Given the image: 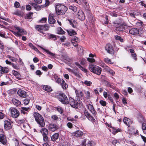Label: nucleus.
Wrapping results in <instances>:
<instances>
[{"label":"nucleus","instance_id":"obj_28","mask_svg":"<svg viewBox=\"0 0 146 146\" xmlns=\"http://www.w3.org/2000/svg\"><path fill=\"white\" fill-rule=\"evenodd\" d=\"M12 74L15 76L16 78L18 80H20L21 78L19 77L20 76V75L17 72L13 70L12 71Z\"/></svg>","mask_w":146,"mask_h":146},{"label":"nucleus","instance_id":"obj_33","mask_svg":"<svg viewBox=\"0 0 146 146\" xmlns=\"http://www.w3.org/2000/svg\"><path fill=\"white\" fill-rule=\"evenodd\" d=\"M104 61L107 64H112L114 63V62H112L111 59L107 57L105 58Z\"/></svg>","mask_w":146,"mask_h":146},{"label":"nucleus","instance_id":"obj_19","mask_svg":"<svg viewBox=\"0 0 146 146\" xmlns=\"http://www.w3.org/2000/svg\"><path fill=\"white\" fill-rule=\"evenodd\" d=\"M70 104L72 107L74 108H77V103L75 100L72 98L70 100Z\"/></svg>","mask_w":146,"mask_h":146},{"label":"nucleus","instance_id":"obj_43","mask_svg":"<svg viewBox=\"0 0 146 146\" xmlns=\"http://www.w3.org/2000/svg\"><path fill=\"white\" fill-rule=\"evenodd\" d=\"M83 83L86 86H90L91 84H92V82L91 81L87 80H85L84 82H83Z\"/></svg>","mask_w":146,"mask_h":146},{"label":"nucleus","instance_id":"obj_51","mask_svg":"<svg viewBox=\"0 0 146 146\" xmlns=\"http://www.w3.org/2000/svg\"><path fill=\"white\" fill-rule=\"evenodd\" d=\"M94 142L92 141H89L87 144V146H94Z\"/></svg>","mask_w":146,"mask_h":146},{"label":"nucleus","instance_id":"obj_11","mask_svg":"<svg viewBox=\"0 0 146 146\" xmlns=\"http://www.w3.org/2000/svg\"><path fill=\"white\" fill-rule=\"evenodd\" d=\"M100 63L101 65H101L102 67H106L105 68L107 70L108 72H109L110 74H111L112 75H113V74H115L114 72L111 69L109 68L108 66H106L104 63H103L102 61H100Z\"/></svg>","mask_w":146,"mask_h":146},{"label":"nucleus","instance_id":"obj_14","mask_svg":"<svg viewBox=\"0 0 146 146\" xmlns=\"http://www.w3.org/2000/svg\"><path fill=\"white\" fill-rule=\"evenodd\" d=\"M15 27L18 31V32H19V34H20V36H21L22 35H27V32L23 29L17 27Z\"/></svg>","mask_w":146,"mask_h":146},{"label":"nucleus","instance_id":"obj_13","mask_svg":"<svg viewBox=\"0 0 146 146\" xmlns=\"http://www.w3.org/2000/svg\"><path fill=\"white\" fill-rule=\"evenodd\" d=\"M7 138L3 134H0V142L3 145H5L7 143Z\"/></svg>","mask_w":146,"mask_h":146},{"label":"nucleus","instance_id":"obj_12","mask_svg":"<svg viewBox=\"0 0 146 146\" xmlns=\"http://www.w3.org/2000/svg\"><path fill=\"white\" fill-rule=\"evenodd\" d=\"M77 17L81 20H84L85 19L84 13L81 10L78 11L77 15Z\"/></svg>","mask_w":146,"mask_h":146},{"label":"nucleus","instance_id":"obj_10","mask_svg":"<svg viewBox=\"0 0 146 146\" xmlns=\"http://www.w3.org/2000/svg\"><path fill=\"white\" fill-rule=\"evenodd\" d=\"M4 127L6 130H9L12 128L11 125L9 121L6 120L4 121Z\"/></svg>","mask_w":146,"mask_h":146},{"label":"nucleus","instance_id":"obj_62","mask_svg":"<svg viewBox=\"0 0 146 146\" xmlns=\"http://www.w3.org/2000/svg\"><path fill=\"white\" fill-rule=\"evenodd\" d=\"M112 144L114 145H115V144L117 143H119V142L118 141L115 139L112 141Z\"/></svg>","mask_w":146,"mask_h":146},{"label":"nucleus","instance_id":"obj_63","mask_svg":"<svg viewBox=\"0 0 146 146\" xmlns=\"http://www.w3.org/2000/svg\"><path fill=\"white\" fill-rule=\"evenodd\" d=\"M14 6L15 7L18 8L20 6V4L19 2L16 1L14 3Z\"/></svg>","mask_w":146,"mask_h":146},{"label":"nucleus","instance_id":"obj_17","mask_svg":"<svg viewBox=\"0 0 146 146\" xmlns=\"http://www.w3.org/2000/svg\"><path fill=\"white\" fill-rule=\"evenodd\" d=\"M9 69L8 68L6 67H3L0 66V74H3L7 73L8 72Z\"/></svg>","mask_w":146,"mask_h":146},{"label":"nucleus","instance_id":"obj_60","mask_svg":"<svg viewBox=\"0 0 146 146\" xmlns=\"http://www.w3.org/2000/svg\"><path fill=\"white\" fill-rule=\"evenodd\" d=\"M62 79L61 80L60 78H58L56 80V82L58 83V84H59L60 85L61 83H62Z\"/></svg>","mask_w":146,"mask_h":146},{"label":"nucleus","instance_id":"obj_26","mask_svg":"<svg viewBox=\"0 0 146 146\" xmlns=\"http://www.w3.org/2000/svg\"><path fill=\"white\" fill-rule=\"evenodd\" d=\"M49 129L50 131H53L57 129V126L56 124H51L49 125Z\"/></svg>","mask_w":146,"mask_h":146},{"label":"nucleus","instance_id":"obj_61","mask_svg":"<svg viewBox=\"0 0 146 146\" xmlns=\"http://www.w3.org/2000/svg\"><path fill=\"white\" fill-rule=\"evenodd\" d=\"M54 120H58V117L56 115H53L51 117Z\"/></svg>","mask_w":146,"mask_h":146},{"label":"nucleus","instance_id":"obj_23","mask_svg":"<svg viewBox=\"0 0 146 146\" xmlns=\"http://www.w3.org/2000/svg\"><path fill=\"white\" fill-rule=\"evenodd\" d=\"M35 29L40 33H43L44 29L42 25H37L35 27Z\"/></svg>","mask_w":146,"mask_h":146},{"label":"nucleus","instance_id":"obj_45","mask_svg":"<svg viewBox=\"0 0 146 146\" xmlns=\"http://www.w3.org/2000/svg\"><path fill=\"white\" fill-rule=\"evenodd\" d=\"M111 15L114 17H116L120 15V14L117 12H114L111 14Z\"/></svg>","mask_w":146,"mask_h":146},{"label":"nucleus","instance_id":"obj_25","mask_svg":"<svg viewBox=\"0 0 146 146\" xmlns=\"http://www.w3.org/2000/svg\"><path fill=\"white\" fill-rule=\"evenodd\" d=\"M83 134V132L80 131H76L75 132L73 133L72 135L76 137H80L82 136Z\"/></svg>","mask_w":146,"mask_h":146},{"label":"nucleus","instance_id":"obj_24","mask_svg":"<svg viewBox=\"0 0 146 146\" xmlns=\"http://www.w3.org/2000/svg\"><path fill=\"white\" fill-rule=\"evenodd\" d=\"M123 121L124 123L129 127L130 126V124L132 123L131 119L126 117H125L124 118Z\"/></svg>","mask_w":146,"mask_h":146},{"label":"nucleus","instance_id":"obj_15","mask_svg":"<svg viewBox=\"0 0 146 146\" xmlns=\"http://www.w3.org/2000/svg\"><path fill=\"white\" fill-rule=\"evenodd\" d=\"M54 15L50 13L48 16V23L50 24H54L56 22V20L53 17Z\"/></svg>","mask_w":146,"mask_h":146},{"label":"nucleus","instance_id":"obj_29","mask_svg":"<svg viewBox=\"0 0 146 146\" xmlns=\"http://www.w3.org/2000/svg\"><path fill=\"white\" fill-rule=\"evenodd\" d=\"M59 137V134L58 133H56L52 135L51 137V139L52 141H54L58 139Z\"/></svg>","mask_w":146,"mask_h":146},{"label":"nucleus","instance_id":"obj_34","mask_svg":"<svg viewBox=\"0 0 146 146\" xmlns=\"http://www.w3.org/2000/svg\"><path fill=\"white\" fill-rule=\"evenodd\" d=\"M39 47L42 49L43 50H44L45 52H46L48 54H49L50 56H54V54L52 53L50 51H49L48 50H46L42 47L39 46Z\"/></svg>","mask_w":146,"mask_h":146},{"label":"nucleus","instance_id":"obj_41","mask_svg":"<svg viewBox=\"0 0 146 146\" xmlns=\"http://www.w3.org/2000/svg\"><path fill=\"white\" fill-rule=\"evenodd\" d=\"M142 129L144 133L146 134V123H143L142 124Z\"/></svg>","mask_w":146,"mask_h":146},{"label":"nucleus","instance_id":"obj_5","mask_svg":"<svg viewBox=\"0 0 146 146\" xmlns=\"http://www.w3.org/2000/svg\"><path fill=\"white\" fill-rule=\"evenodd\" d=\"M60 97L59 98V100L62 103L64 104H67L69 102L67 97L62 92H60L59 93Z\"/></svg>","mask_w":146,"mask_h":146},{"label":"nucleus","instance_id":"obj_37","mask_svg":"<svg viewBox=\"0 0 146 146\" xmlns=\"http://www.w3.org/2000/svg\"><path fill=\"white\" fill-rule=\"evenodd\" d=\"M57 33L59 34H64L65 33V32L61 27H59L58 29Z\"/></svg>","mask_w":146,"mask_h":146},{"label":"nucleus","instance_id":"obj_31","mask_svg":"<svg viewBox=\"0 0 146 146\" xmlns=\"http://www.w3.org/2000/svg\"><path fill=\"white\" fill-rule=\"evenodd\" d=\"M60 85L64 89H66L68 87V85L65 83L64 80H62V83H61Z\"/></svg>","mask_w":146,"mask_h":146},{"label":"nucleus","instance_id":"obj_56","mask_svg":"<svg viewBox=\"0 0 146 146\" xmlns=\"http://www.w3.org/2000/svg\"><path fill=\"white\" fill-rule=\"evenodd\" d=\"M87 60L88 61L90 62H94L95 61V60L93 58H87Z\"/></svg>","mask_w":146,"mask_h":146},{"label":"nucleus","instance_id":"obj_64","mask_svg":"<svg viewBox=\"0 0 146 146\" xmlns=\"http://www.w3.org/2000/svg\"><path fill=\"white\" fill-rule=\"evenodd\" d=\"M29 100L28 99H25L24 101V103L25 104L27 105L29 103Z\"/></svg>","mask_w":146,"mask_h":146},{"label":"nucleus","instance_id":"obj_20","mask_svg":"<svg viewBox=\"0 0 146 146\" xmlns=\"http://www.w3.org/2000/svg\"><path fill=\"white\" fill-rule=\"evenodd\" d=\"M68 21L69 22L70 24L74 28H76L77 23L73 19H68Z\"/></svg>","mask_w":146,"mask_h":146},{"label":"nucleus","instance_id":"obj_42","mask_svg":"<svg viewBox=\"0 0 146 146\" xmlns=\"http://www.w3.org/2000/svg\"><path fill=\"white\" fill-rule=\"evenodd\" d=\"M69 9L72 10L74 12H76L77 11L76 7L74 6H70L69 7Z\"/></svg>","mask_w":146,"mask_h":146},{"label":"nucleus","instance_id":"obj_32","mask_svg":"<svg viewBox=\"0 0 146 146\" xmlns=\"http://www.w3.org/2000/svg\"><path fill=\"white\" fill-rule=\"evenodd\" d=\"M29 45L30 47V48L34 50L35 51H36L37 52H40L38 50V49L33 44L31 43H29Z\"/></svg>","mask_w":146,"mask_h":146},{"label":"nucleus","instance_id":"obj_47","mask_svg":"<svg viewBox=\"0 0 146 146\" xmlns=\"http://www.w3.org/2000/svg\"><path fill=\"white\" fill-rule=\"evenodd\" d=\"M75 65H76L79 68L82 70V71L85 68L82 67L81 66L80 64L77 62H76L75 63Z\"/></svg>","mask_w":146,"mask_h":146},{"label":"nucleus","instance_id":"obj_44","mask_svg":"<svg viewBox=\"0 0 146 146\" xmlns=\"http://www.w3.org/2000/svg\"><path fill=\"white\" fill-rule=\"evenodd\" d=\"M115 39L117 40H119L121 42H123V40L120 36L116 35L115 36Z\"/></svg>","mask_w":146,"mask_h":146},{"label":"nucleus","instance_id":"obj_50","mask_svg":"<svg viewBox=\"0 0 146 146\" xmlns=\"http://www.w3.org/2000/svg\"><path fill=\"white\" fill-rule=\"evenodd\" d=\"M46 18L45 17H44L42 18V19L39 21V22L42 23H44L46 22Z\"/></svg>","mask_w":146,"mask_h":146},{"label":"nucleus","instance_id":"obj_1","mask_svg":"<svg viewBox=\"0 0 146 146\" xmlns=\"http://www.w3.org/2000/svg\"><path fill=\"white\" fill-rule=\"evenodd\" d=\"M33 115L36 121L40 126L43 127L44 126V121L42 115L38 113L35 112Z\"/></svg>","mask_w":146,"mask_h":146},{"label":"nucleus","instance_id":"obj_35","mask_svg":"<svg viewBox=\"0 0 146 146\" xmlns=\"http://www.w3.org/2000/svg\"><path fill=\"white\" fill-rule=\"evenodd\" d=\"M29 108L26 107H21V113L25 114L27 113L26 111H27Z\"/></svg>","mask_w":146,"mask_h":146},{"label":"nucleus","instance_id":"obj_22","mask_svg":"<svg viewBox=\"0 0 146 146\" xmlns=\"http://www.w3.org/2000/svg\"><path fill=\"white\" fill-rule=\"evenodd\" d=\"M12 101L13 104L17 107L20 106L21 105V102L16 99H13Z\"/></svg>","mask_w":146,"mask_h":146},{"label":"nucleus","instance_id":"obj_27","mask_svg":"<svg viewBox=\"0 0 146 146\" xmlns=\"http://www.w3.org/2000/svg\"><path fill=\"white\" fill-rule=\"evenodd\" d=\"M42 88L44 90L48 92H50L52 91L51 87L46 85L42 86Z\"/></svg>","mask_w":146,"mask_h":146},{"label":"nucleus","instance_id":"obj_49","mask_svg":"<svg viewBox=\"0 0 146 146\" xmlns=\"http://www.w3.org/2000/svg\"><path fill=\"white\" fill-rule=\"evenodd\" d=\"M49 37L50 38H52L54 40H56V37L55 35L51 34L50 35Z\"/></svg>","mask_w":146,"mask_h":146},{"label":"nucleus","instance_id":"obj_6","mask_svg":"<svg viewBox=\"0 0 146 146\" xmlns=\"http://www.w3.org/2000/svg\"><path fill=\"white\" fill-rule=\"evenodd\" d=\"M10 110L11 112V116L12 117L16 118L19 117L20 113L19 111L17 109L13 108L10 109Z\"/></svg>","mask_w":146,"mask_h":146},{"label":"nucleus","instance_id":"obj_8","mask_svg":"<svg viewBox=\"0 0 146 146\" xmlns=\"http://www.w3.org/2000/svg\"><path fill=\"white\" fill-rule=\"evenodd\" d=\"M105 50L109 53L112 54L113 53L114 50L112 45L110 44H107L105 47Z\"/></svg>","mask_w":146,"mask_h":146},{"label":"nucleus","instance_id":"obj_38","mask_svg":"<svg viewBox=\"0 0 146 146\" xmlns=\"http://www.w3.org/2000/svg\"><path fill=\"white\" fill-rule=\"evenodd\" d=\"M85 95L87 99H89L90 98V92L89 91L84 90Z\"/></svg>","mask_w":146,"mask_h":146},{"label":"nucleus","instance_id":"obj_21","mask_svg":"<svg viewBox=\"0 0 146 146\" xmlns=\"http://www.w3.org/2000/svg\"><path fill=\"white\" fill-rule=\"evenodd\" d=\"M138 29L137 28H132L129 30V33L132 35L138 34L139 33Z\"/></svg>","mask_w":146,"mask_h":146},{"label":"nucleus","instance_id":"obj_52","mask_svg":"<svg viewBox=\"0 0 146 146\" xmlns=\"http://www.w3.org/2000/svg\"><path fill=\"white\" fill-rule=\"evenodd\" d=\"M43 26V29L44 31H48V30L49 27L48 25H42Z\"/></svg>","mask_w":146,"mask_h":146},{"label":"nucleus","instance_id":"obj_2","mask_svg":"<svg viewBox=\"0 0 146 146\" xmlns=\"http://www.w3.org/2000/svg\"><path fill=\"white\" fill-rule=\"evenodd\" d=\"M55 8L56 13L60 15L64 14L67 10L66 6L60 4L56 5Z\"/></svg>","mask_w":146,"mask_h":146},{"label":"nucleus","instance_id":"obj_18","mask_svg":"<svg viewBox=\"0 0 146 146\" xmlns=\"http://www.w3.org/2000/svg\"><path fill=\"white\" fill-rule=\"evenodd\" d=\"M17 94L19 96L23 98H25L26 95V92L21 89H19L18 91Z\"/></svg>","mask_w":146,"mask_h":146},{"label":"nucleus","instance_id":"obj_58","mask_svg":"<svg viewBox=\"0 0 146 146\" xmlns=\"http://www.w3.org/2000/svg\"><path fill=\"white\" fill-rule=\"evenodd\" d=\"M100 103L102 106H105L106 105V102L104 101L101 100L100 101Z\"/></svg>","mask_w":146,"mask_h":146},{"label":"nucleus","instance_id":"obj_30","mask_svg":"<svg viewBox=\"0 0 146 146\" xmlns=\"http://www.w3.org/2000/svg\"><path fill=\"white\" fill-rule=\"evenodd\" d=\"M66 31L68 32L69 35L72 36L76 34L75 31L72 29L67 30Z\"/></svg>","mask_w":146,"mask_h":146},{"label":"nucleus","instance_id":"obj_7","mask_svg":"<svg viewBox=\"0 0 146 146\" xmlns=\"http://www.w3.org/2000/svg\"><path fill=\"white\" fill-rule=\"evenodd\" d=\"M86 107L89 111L92 113L94 117H96L97 112L95 110L93 105L90 104H88L86 105Z\"/></svg>","mask_w":146,"mask_h":146},{"label":"nucleus","instance_id":"obj_40","mask_svg":"<svg viewBox=\"0 0 146 146\" xmlns=\"http://www.w3.org/2000/svg\"><path fill=\"white\" fill-rule=\"evenodd\" d=\"M25 123V120L24 119L19 120L18 121V124H20L21 125H23V127H24V124Z\"/></svg>","mask_w":146,"mask_h":146},{"label":"nucleus","instance_id":"obj_3","mask_svg":"<svg viewBox=\"0 0 146 146\" xmlns=\"http://www.w3.org/2000/svg\"><path fill=\"white\" fill-rule=\"evenodd\" d=\"M89 69L91 72L98 75H100L102 72V68L100 67L92 64L89 65Z\"/></svg>","mask_w":146,"mask_h":146},{"label":"nucleus","instance_id":"obj_16","mask_svg":"<svg viewBox=\"0 0 146 146\" xmlns=\"http://www.w3.org/2000/svg\"><path fill=\"white\" fill-rule=\"evenodd\" d=\"M75 92L76 96L80 98H83L84 96L82 92L80 90H76Z\"/></svg>","mask_w":146,"mask_h":146},{"label":"nucleus","instance_id":"obj_9","mask_svg":"<svg viewBox=\"0 0 146 146\" xmlns=\"http://www.w3.org/2000/svg\"><path fill=\"white\" fill-rule=\"evenodd\" d=\"M84 113L85 115L89 120L93 122H94L96 121L94 117L86 110H85Z\"/></svg>","mask_w":146,"mask_h":146},{"label":"nucleus","instance_id":"obj_54","mask_svg":"<svg viewBox=\"0 0 146 146\" xmlns=\"http://www.w3.org/2000/svg\"><path fill=\"white\" fill-rule=\"evenodd\" d=\"M72 41L75 42H78L79 41V39L78 38L76 37V36H74L72 40Z\"/></svg>","mask_w":146,"mask_h":146},{"label":"nucleus","instance_id":"obj_46","mask_svg":"<svg viewBox=\"0 0 146 146\" xmlns=\"http://www.w3.org/2000/svg\"><path fill=\"white\" fill-rule=\"evenodd\" d=\"M33 14V13L30 12L29 14H27L26 16V18L28 19H31L32 17Z\"/></svg>","mask_w":146,"mask_h":146},{"label":"nucleus","instance_id":"obj_57","mask_svg":"<svg viewBox=\"0 0 146 146\" xmlns=\"http://www.w3.org/2000/svg\"><path fill=\"white\" fill-rule=\"evenodd\" d=\"M139 121L141 122H143L144 121V117L141 116H140L139 117Z\"/></svg>","mask_w":146,"mask_h":146},{"label":"nucleus","instance_id":"obj_55","mask_svg":"<svg viewBox=\"0 0 146 146\" xmlns=\"http://www.w3.org/2000/svg\"><path fill=\"white\" fill-rule=\"evenodd\" d=\"M57 111L61 114H62L63 112L62 108L60 107H58L57 108Z\"/></svg>","mask_w":146,"mask_h":146},{"label":"nucleus","instance_id":"obj_48","mask_svg":"<svg viewBox=\"0 0 146 146\" xmlns=\"http://www.w3.org/2000/svg\"><path fill=\"white\" fill-rule=\"evenodd\" d=\"M5 48V46L3 42L0 40V48L3 50Z\"/></svg>","mask_w":146,"mask_h":146},{"label":"nucleus","instance_id":"obj_36","mask_svg":"<svg viewBox=\"0 0 146 146\" xmlns=\"http://www.w3.org/2000/svg\"><path fill=\"white\" fill-rule=\"evenodd\" d=\"M124 30V28L123 26H120L119 27H117L116 28V30L118 33L120 31H122Z\"/></svg>","mask_w":146,"mask_h":146},{"label":"nucleus","instance_id":"obj_4","mask_svg":"<svg viewBox=\"0 0 146 146\" xmlns=\"http://www.w3.org/2000/svg\"><path fill=\"white\" fill-rule=\"evenodd\" d=\"M40 132L43 136V141L44 142H48V138L47 136L48 134V130L45 128H43L40 130Z\"/></svg>","mask_w":146,"mask_h":146},{"label":"nucleus","instance_id":"obj_59","mask_svg":"<svg viewBox=\"0 0 146 146\" xmlns=\"http://www.w3.org/2000/svg\"><path fill=\"white\" fill-rule=\"evenodd\" d=\"M113 96L116 100H117L119 98V96L116 92L114 94Z\"/></svg>","mask_w":146,"mask_h":146},{"label":"nucleus","instance_id":"obj_39","mask_svg":"<svg viewBox=\"0 0 146 146\" xmlns=\"http://www.w3.org/2000/svg\"><path fill=\"white\" fill-rule=\"evenodd\" d=\"M78 51L79 52V54L82 55L83 54V48L81 46H79L78 48Z\"/></svg>","mask_w":146,"mask_h":146},{"label":"nucleus","instance_id":"obj_53","mask_svg":"<svg viewBox=\"0 0 146 146\" xmlns=\"http://www.w3.org/2000/svg\"><path fill=\"white\" fill-rule=\"evenodd\" d=\"M131 56L133 57V59L135 61L137 60V58L136 57V54L135 53H131Z\"/></svg>","mask_w":146,"mask_h":146}]
</instances>
